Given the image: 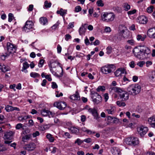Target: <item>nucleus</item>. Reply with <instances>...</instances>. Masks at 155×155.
Instances as JSON below:
<instances>
[{"instance_id": "f257e3e1", "label": "nucleus", "mask_w": 155, "mask_h": 155, "mask_svg": "<svg viewBox=\"0 0 155 155\" xmlns=\"http://www.w3.org/2000/svg\"><path fill=\"white\" fill-rule=\"evenodd\" d=\"M133 52L135 57L143 60L148 58L151 51L150 49L147 47L140 46L135 48Z\"/></svg>"}, {"instance_id": "f03ea898", "label": "nucleus", "mask_w": 155, "mask_h": 155, "mask_svg": "<svg viewBox=\"0 0 155 155\" xmlns=\"http://www.w3.org/2000/svg\"><path fill=\"white\" fill-rule=\"evenodd\" d=\"M109 90L110 91L117 93L120 98L123 101H126L129 99L128 93L126 91L123 90L120 87H112L111 86Z\"/></svg>"}, {"instance_id": "7ed1b4c3", "label": "nucleus", "mask_w": 155, "mask_h": 155, "mask_svg": "<svg viewBox=\"0 0 155 155\" xmlns=\"http://www.w3.org/2000/svg\"><path fill=\"white\" fill-rule=\"evenodd\" d=\"M127 91L134 95L139 94L141 90V87L138 84H133L129 85L127 88Z\"/></svg>"}, {"instance_id": "20e7f679", "label": "nucleus", "mask_w": 155, "mask_h": 155, "mask_svg": "<svg viewBox=\"0 0 155 155\" xmlns=\"http://www.w3.org/2000/svg\"><path fill=\"white\" fill-rule=\"evenodd\" d=\"M101 16L102 20L107 22L113 21L114 18V15L113 14L107 12L102 13Z\"/></svg>"}, {"instance_id": "39448f33", "label": "nucleus", "mask_w": 155, "mask_h": 155, "mask_svg": "<svg viewBox=\"0 0 155 155\" xmlns=\"http://www.w3.org/2000/svg\"><path fill=\"white\" fill-rule=\"evenodd\" d=\"M114 68L113 64L107 65L101 68V71L103 74H107L113 71Z\"/></svg>"}, {"instance_id": "423d86ee", "label": "nucleus", "mask_w": 155, "mask_h": 155, "mask_svg": "<svg viewBox=\"0 0 155 155\" xmlns=\"http://www.w3.org/2000/svg\"><path fill=\"white\" fill-rule=\"evenodd\" d=\"M126 143L128 145L135 146L139 143V140L137 137H131L127 138L125 140Z\"/></svg>"}, {"instance_id": "0eeeda50", "label": "nucleus", "mask_w": 155, "mask_h": 155, "mask_svg": "<svg viewBox=\"0 0 155 155\" xmlns=\"http://www.w3.org/2000/svg\"><path fill=\"white\" fill-rule=\"evenodd\" d=\"M91 97L94 104H99L102 101L101 96L97 92L92 93Z\"/></svg>"}, {"instance_id": "6e6552de", "label": "nucleus", "mask_w": 155, "mask_h": 155, "mask_svg": "<svg viewBox=\"0 0 155 155\" xmlns=\"http://www.w3.org/2000/svg\"><path fill=\"white\" fill-rule=\"evenodd\" d=\"M148 131V128L143 126L138 127L137 128V131L141 137L145 134Z\"/></svg>"}, {"instance_id": "1a4fd4ad", "label": "nucleus", "mask_w": 155, "mask_h": 155, "mask_svg": "<svg viewBox=\"0 0 155 155\" xmlns=\"http://www.w3.org/2000/svg\"><path fill=\"white\" fill-rule=\"evenodd\" d=\"M54 106L60 110H62L66 107V104L64 102H57L54 103Z\"/></svg>"}, {"instance_id": "9d476101", "label": "nucleus", "mask_w": 155, "mask_h": 155, "mask_svg": "<svg viewBox=\"0 0 155 155\" xmlns=\"http://www.w3.org/2000/svg\"><path fill=\"white\" fill-rule=\"evenodd\" d=\"M35 148L36 145L35 143H31L26 144L24 147V149L28 151H31L34 150Z\"/></svg>"}, {"instance_id": "9b49d317", "label": "nucleus", "mask_w": 155, "mask_h": 155, "mask_svg": "<svg viewBox=\"0 0 155 155\" xmlns=\"http://www.w3.org/2000/svg\"><path fill=\"white\" fill-rule=\"evenodd\" d=\"M33 23L31 21H27L25 27L23 28V30L25 32H28V30L33 28Z\"/></svg>"}, {"instance_id": "f8f14e48", "label": "nucleus", "mask_w": 155, "mask_h": 155, "mask_svg": "<svg viewBox=\"0 0 155 155\" xmlns=\"http://www.w3.org/2000/svg\"><path fill=\"white\" fill-rule=\"evenodd\" d=\"M123 38L122 34H118L114 36L112 40L115 43H118L122 40Z\"/></svg>"}, {"instance_id": "ddd939ff", "label": "nucleus", "mask_w": 155, "mask_h": 155, "mask_svg": "<svg viewBox=\"0 0 155 155\" xmlns=\"http://www.w3.org/2000/svg\"><path fill=\"white\" fill-rule=\"evenodd\" d=\"M88 111L92 114L94 117L95 119L97 120L100 117L98 115L97 110L94 108H89L88 109Z\"/></svg>"}, {"instance_id": "4468645a", "label": "nucleus", "mask_w": 155, "mask_h": 155, "mask_svg": "<svg viewBox=\"0 0 155 155\" xmlns=\"http://www.w3.org/2000/svg\"><path fill=\"white\" fill-rule=\"evenodd\" d=\"M3 138L4 140V143L5 144H10V132H6L4 133Z\"/></svg>"}, {"instance_id": "2eb2a0df", "label": "nucleus", "mask_w": 155, "mask_h": 155, "mask_svg": "<svg viewBox=\"0 0 155 155\" xmlns=\"http://www.w3.org/2000/svg\"><path fill=\"white\" fill-rule=\"evenodd\" d=\"M139 22L141 24H145L147 21V18L144 15H141L138 17Z\"/></svg>"}, {"instance_id": "dca6fc26", "label": "nucleus", "mask_w": 155, "mask_h": 155, "mask_svg": "<svg viewBox=\"0 0 155 155\" xmlns=\"http://www.w3.org/2000/svg\"><path fill=\"white\" fill-rule=\"evenodd\" d=\"M124 69L123 68H120L114 72V74L116 77H121V74L124 73Z\"/></svg>"}, {"instance_id": "f3484780", "label": "nucleus", "mask_w": 155, "mask_h": 155, "mask_svg": "<svg viewBox=\"0 0 155 155\" xmlns=\"http://www.w3.org/2000/svg\"><path fill=\"white\" fill-rule=\"evenodd\" d=\"M148 122L151 127L155 128V115L149 118Z\"/></svg>"}, {"instance_id": "a211bd4d", "label": "nucleus", "mask_w": 155, "mask_h": 155, "mask_svg": "<svg viewBox=\"0 0 155 155\" xmlns=\"http://www.w3.org/2000/svg\"><path fill=\"white\" fill-rule=\"evenodd\" d=\"M70 98L74 100H79L80 99V97L78 91H76L75 94L71 95Z\"/></svg>"}, {"instance_id": "6ab92c4d", "label": "nucleus", "mask_w": 155, "mask_h": 155, "mask_svg": "<svg viewBox=\"0 0 155 155\" xmlns=\"http://www.w3.org/2000/svg\"><path fill=\"white\" fill-rule=\"evenodd\" d=\"M67 10L63 9L62 8H61L59 10L57 11V13L58 14H60V15L62 16L63 18L67 14Z\"/></svg>"}, {"instance_id": "aec40b11", "label": "nucleus", "mask_w": 155, "mask_h": 155, "mask_svg": "<svg viewBox=\"0 0 155 155\" xmlns=\"http://www.w3.org/2000/svg\"><path fill=\"white\" fill-rule=\"evenodd\" d=\"M155 31V28H150L147 31V35L150 37L151 38V36H153V35Z\"/></svg>"}, {"instance_id": "412c9836", "label": "nucleus", "mask_w": 155, "mask_h": 155, "mask_svg": "<svg viewBox=\"0 0 155 155\" xmlns=\"http://www.w3.org/2000/svg\"><path fill=\"white\" fill-rule=\"evenodd\" d=\"M112 153L114 155H120L121 154L120 150L118 148L114 147L112 151Z\"/></svg>"}, {"instance_id": "4be33fe9", "label": "nucleus", "mask_w": 155, "mask_h": 155, "mask_svg": "<svg viewBox=\"0 0 155 155\" xmlns=\"http://www.w3.org/2000/svg\"><path fill=\"white\" fill-rule=\"evenodd\" d=\"M86 30V28H85L84 26L82 25L80 27L79 29V35H84L85 32Z\"/></svg>"}, {"instance_id": "5701e85b", "label": "nucleus", "mask_w": 155, "mask_h": 155, "mask_svg": "<svg viewBox=\"0 0 155 155\" xmlns=\"http://www.w3.org/2000/svg\"><path fill=\"white\" fill-rule=\"evenodd\" d=\"M16 49L17 47L15 45L10 43V54L15 53Z\"/></svg>"}, {"instance_id": "b1692460", "label": "nucleus", "mask_w": 155, "mask_h": 155, "mask_svg": "<svg viewBox=\"0 0 155 155\" xmlns=\"http://www.w3.org/2000/svg\"><path fill=\"white\" fill-rule=\"evenodd\" d=\"M147 37V36L145 35H138L137 37V39L138 41H143L145 38Z\"/></svg>"}, {"instance_id": "393cba45", "label": "nucleus", "mask_w": 155, "mask_h": 155, "mask_svg": "<svg viewBox=\"0 0 155 155\" xmlns=\"http://www.w3.org/2000/svg\"><path fill=\"white\" fill-rule=\"evenodd\" d=\"M69 129L70 130L71 132L73 134H77L79 132V129L74 127H71L70 128H69Z\"/></svg>"}, {"instance_id": "a878e982", "label": "nucleus", "mask_w": 155, "mask_h": 155, "mask_svg": "<svg viewBox=\"0 0 155 155\" xmlns=\"http://www.w3.org/2000/svg\"><path fill=\"white\" fill-rule=\"evenodd\" d=\"M52 125L51 124H45L41 126L40 127L42 130H44L48 129Z\"/></svg>"}, {"instance_id": "bb28decb", "label": "nucleus", "mask_w": 155, "mask_h": 155, "mask_svg": "<svg viewBox=\"0 0 155 155\" xmlns=\"http://www.w3.org/2000/svg\"><path fill=\"white\" fill-rule=\"evenodd\" d=\"M122 7L126 11H127L130 8V5L127 3H124L122 5Z\"/></svg>"}, {"instance_id": "cd10ccee", "label": "nucleus", "mask_w": 155, "mask_h": 155, "mask_svg": "<svg viewBox=\"0 0 155 155\" xmlns=\"http://www.w3.org/2000/svg\"><path fill=\"white\" fill-rule=\"evenodd\" d=\"M46 137L50 142L53 143L54 142V139L51 134L49 133L47 134L46 135Z\"/></svg>"}, {"instance_id": "c85d7f7f", "label": "nucleus", "mask_w": 155, "mask_h": 155, "mask_svg": "<svg viewBox=\"0 0 155 155\" xmlns=\"http://www.w3.org/2000/svg\"><path fill=\"white\" fill-rule=\"evenodd\" d=\"M39 21L41 24L44 25L48 22V20L45 17H41L39 19Z\"/></svg>"}, {"instance_id": "c756f323", "label": "nucleus", "mask_w": 155, "mask_h": 155, "mask_svg": "<svg viewBox=\"0 0 155 155\" xmlns=\"http://www.w3.org/2000/svg\"><path fill=\"white\" fill-rule=\"evenodd\" d=\"M114 108L112 107H111L110 108H108L106 110V111L108 114H113L114 113Z\"/></svg>"}, {"instance_id": "7c9ffc66", "label": "nucleus", "mask_w": 155, "mask_h": 155, "mask_svg": "<svg viewBox=\"0 0 155 155\" xmlns=\"http://www.w3.org/2000/svg\"><path fill=\"white\" fill-rule=\"evenodd\" d=\"M30 76L31 77L34 78H39L40 76L39 74L35 72L31 73Z\"/></svg>"}, {"instance_id": "2f4dec72", "label": "nucleus", "mask_w": 155, "mask_h": 155, "mask_svg": "<svg viewBox=\"0 0 155 155\" xmlns=\"http://www.w3.org/2000/svg\"><path fill=\"white\" fill-rule=\"evenodd\" d=\"M60 64L58 61H55L51 63V67H52V68H55L56 67L58 66Z\"/></svg>"}, {"instance_id": "473e14b6", "label": "nucleus", "mask_w": 155, "mask_h": 155, "mask_svg": "<svg viewBox=\"0 0 155 155\" xmlns=\"http://www.w3.org/2000/svg\"><path fill=\"white\" fill-rule=\"evenodd\" d=\"M117 104L120 107H124L126 105L125 102L120 101H117L116 102Z\"/></svg>"}, {"instance_id": "72a5a7b5", "label": "nucleus", "mask_w": 155, "mask_h": 155, "mask_svg": "<svg viewBox=\"0 0 155 155\" xmlns=\"http://www.w3.org/2000/svg\"><path fill=\"white\" fill-rule=\"evenodd\" d=\"M154 7L153 6H150L148 7L147 9V12L149 13H150L153 12Z\"/></svg>"}, {"instance_id": "f704fd0d", "label": "nucleus", "mask_w": 155, "mask_h": 155, "mask_svg": "<svg viewBox=\"0 0 155 155\" xmlns=\"http://www.w3.org/2000/svg\"><path fill=\"white\" fill-rule=\"evenodd\" d=\"M48 113H49V111L45 109H44L41 111V114L44 116H46L48 115Z\"/></svg>"}, {"instance_id": "c9c22d12", "label": "nucleus", "mask_w": 155, "mask_h": 155, "mask_svg": "<svg viewBox=\"0 0 155 155\" xmlns=\"http://www.w3.org/2000/svg\"><path fill=\"white\" fill-rule=\"evenodd\" d=\"M112 51V48L111 46H108L106 48V53L109 54Z\"/></svg>"}, {"instance_id": "e433bc0d", "label": "nucleus", "mask_w": 155, "mask_h": 155, "mask_svg": "<svg viewBox=\"0 0 155 155\" xmlns=\"http://www.w3.org/2000/svg\"><path fill=\"white\" fill-rule=\"evenodd\" d=\"M114 10L116 12L120 13L122 12V9L121 8L119 7H116L114 8Z\"/></svg>"}, {"instance_id": "4c0bfd02", "label": "nucleus", "mask_w": 155, "mask_h": 155, "mask_svg": "<svg viewBox=\"0 0 155 155\" xmlns=\"http://www.w3.org/2000/svg\"><path fill=\"white\" fill-rule=\"evenodd\" d=\"M23 67L22 68L25 69H27L29 67V64H28L27 62H25L23 64Z\"/></svg>"}, {"instance_id": "58836bf2", "label": "nucleus", "mask_w": 155, "mask_h": 155, "mask_svg": "<svg viewBox=\"0 0 155 155\" xmlns=\"http://www.w3.org/2000/svg\"><path fill=\"white\" fill-rule=\"evenodd\" d=\"M105 90V87L104 86H99L97 89V91L98 92L104 91Z\"/></svg>"}, {"instance_id": "ea45409f", "label": "nucleus", "mask_w": 155, "mask_h": 155, "mask_svg": "<svg viewBox=\"0 0 155 155\" xmlns=\"http://www.w3.org/2000/svg\"><path fill=\"white\" fill-rule=\"evenodd\" d=\"M51 5V2H48V1H45V6L46 8L50 7Z\"/></svg>"}, {"instance_id": "a19ab883", "label": "nucleus", "mask_w": 155, "mask_h": 155, "mask_svg": "<svg viewBox=\"0 0 155 155\" xmlns=\"http://www.w3.org/2000/svg\"><path fill=\"white\" fill-rule=\"evenodd\" d=\"M150 79L153 81H155V71L152 72Z\"/></svg>"}, {"instance_id": "79ce46f5", "label": "nucleus", "mask_w": 155, "mask_h": 155, "mask_svg": "<svg viewBox=\"0 0 155 155\" xmlns=\"http://www.w3.org/2000/svg\"><path fill=\"white\" fill-rule=\"evenodd\" d=\"M97 4L98 6L103 7L104 5V4L103 2V1L101 0H98L97 2Z\"/></svg>"}, {"instance_id": "37998d69", "label": "nucleus", "mask_w": 155, "mask_h": 155, "mask_svg": "<svg viewBox=\"0 0 155 155\" xmlns=\"http://www.w3.org/2000/svg\"><path fill=\"white\" fill-rule=\"evenodd\" d=\"M83 143V140H81L79 138H78L77 140L75 141V143H78V145H80L82 143Z\"/></svg>"}, {"instance_id": "c03bdc74", "label": "nucleus", "mask_w": 155, "mask_h": 155, "mask_svg": "<svg viewBox=\"0 0 155 155\" xmlns=\"http://www.w3.org/2000/svg\"><path fill=\"white\" fill-rule=\"evenodd\" d=\"M13 21V22H14V24H15L16 23L15 21V20L14 17V15L13 14L10 13V22L12 21Z\"/></svg>"}, {"instance_id": "a18cd8bd", "label": "nucleus", "mask_w": 155, "mask_h": 155, "mask_svg": "<svg viewBox=\"0 0 155 155\" xmlns=\"http://www.w3.org/2000/svg\"><path fill=\"white\" fill-rule=\"evenodd\" d=\"M44 60L43 59H41L39 61L38 65L39 67L41 68L43 66L44 63Z\"/></svg>"}, {"instance_id": "49530a36", "label": "nucleus", "mask_w": 155, "mask_h": 155, "mask_svg": "<svg viewBox=\"0 0 155 155\" xmlns=\"http://www.w3.org/2000/svg\"><path fill=\"white\" fill-rule=\"evenodd\" d=\"M31 137L30 135H26L22 137V140L25 141V140H29Z\"/></svg>"}, {"instance_id": "de8ad7c7", "label": "nucleus", "mask_w": 155, "mask_h": 155, "mask_svg": "<svg viewBox=\"0 0 155 155\" xmlns=\"http://www.w3.org/2000/svg\"><path fill=\"white\" fill-rule=\"evenodd\" d=\"M145 62L144 61H140L137 63V65L140 67H142L145 64Z\"/></svg>"}, {"instance_id": "09e8293b", "label": "nucleus", "mask_w": 155, "mask_h": 155, "mask_svg": "<svg viewBox=\"0 0 155 155\" xmlns=\"http://www.w3.org/2000/svg\"><path fill=\"white\" fill-rule=\"evenodd\" d=\"M63 135H64L65 137H66L67 138H70V134L69 133L67 132H63Z\"/></svg>"}, {"instance_id": "8fccbe9b", "label": "nucleus", "mask_w": 155, "mask_h": 155, "mask_svg": "<svg viewBox=\"0 0 155 155\" xmlns=\"http://www.w3.org/2000/svg\"><path fill=\"white\" fill-rule=\"evenodd\" d=\"M136 12V9H134L132 10H131L128 11L127 12V14L128 15H131L135 14Z\"/></svg>"}, {"instance_id": "3c124183", "label": "nucleus", "mask_w": 155, "mask_h": 155, "mask_svg": "<svg viewBox=\"0 0 155 155\" xmlns=\"http://www.w3.org/2000/svg\"><path fill=\"white\" fill-rule=\"evenodd\" d=\"M50 71L54 75L57 77L59 76L57 74V73L53 70V68H52V67H51Z\"/></svg>"}, {"instance_id": "603ef678", "label": "nucleus", "mask_w": 155, "mask_h": 155, "mask_svg": "<svg viewBox=\"0 0 155 155\" xmlns=\"http://www.w3.org/2000/svg\"><path fill=\"white\" fill-rule=\"evenodd\" d=\"M104 31L106 32L109 33L111 31V29L110 27H106L104 29Z\"/></svg>"}, {"instance_id": "864d4df0", "label": "nucleus", "mask_w": 155, "mask_h": 155, "mask_svg": "<svg viewBox=\"0 0 155 155\" xmlns=\"http://www.w3.org/2000/svg\"><path fill=\"white\" fill-rule=\"evenodd\" d=\"M55 115V113L54 112H52L49 111V113H48V115L49 117H54Z\"/></svg>"}, {"instance_id": "5fc2aeb1", "label": "nucleus", "mask_w": 155, "mask_h": 155, "mask_svg": "<svg viewBox=\"0 0 155 155\" xmlns=\"http://www.w3.org/2000/svg\"><path fill=\"white\" fill-rule=\"evenodd\" d=\"M129 65L130 67L132 68H134L135 67V64L134 61H132L129 63Z\"/></svg>"}, {"instance_id": "6e6d98bb", "label": "nucleus", "mask_w": 155, "mask_h": 155, "mask_svg": "<svg viewBox=\"0 0 155 155\" xmlns=\"http://www.w3.org/2000/svg\"><path fill=\"white\" fill-rule=\"evenodd\" d=\"M71 38V36L69 34H67L65 35V39L66 41H68L69 39Z\"/></svg>"}, {"instance_id": "4d7b16f0", "label": "nucleus", "mask_w": 155, "mask_h": 155, "mask_svg": "<svg viewBox=\"0 0 155 155\" xmlns=\"http://www.w3.org/2000/svg\"><path fill=\"white\" fill-rule=\"evenodd\" d=\"M75 10L76 12H78L81 11V8L80 6H77L76 7Z\"/></svg>"}, {"instance_id": "13d9d810", "label": "nucleus", "mask_w": 155, "mask_h": 155, "mask_svg": "<svg viewBox=\"0 0 155 155\" xmlns=\"http://www.w3.org/2000/svg\"><path fill=\"white\" fill-rule=\"evenodd\" d=\"M91 138H88L83 140V142H85L87 143H90L91 142Z\"/></svg>"}, {"instance_id": "bf43d9fd", "label": "nucleus", "mask_w": 155, "mask_h": 155, "mask_svg": "<svg viewBox=\"0 0 155 155\" xmlns=\"http://www.w3.org/2000/svg\"><path fill=\"white\" fill-rule=\"evenodd\" d=\"M9 56L8 54H6V55H1V58L3 60H4L6 58Z\"/></svg>"}, {"instance_id": "052dcab7", "label": "nucleus", "mask_w": 155, "mask_h": 155, "mask_svg": "<svg viewBox=\"0 0 155 155\" xmlns=\"http://www.w3.org/2000/svg\"><path fill=\"white\" fill-rule=\"evenodd\" d=\"M22 124L21 123H19L17 124L15 127V128L17 129H19L20 128H22Z\"/></svg>"}, {"instance_id": "680f3d73", "label": "nucleus", "mask_w": 155, "mask_h": 155, "mask_svg": "<svg viewBox=\"0 0 155 155\" xmlns=\"http://www.w3.org/2000/svg\"><path fill=\"white\" fill-rule=\"evenodd\" d=\"M40 135V133L39 131H36L34 133L32 134V135L33 136V137H35L37 136H38Z\"/></svg>"}, {"instance_id": "e2e57ef3", "label": "nucleus", "mask_w": 155, "mask_h": 155, "mask_svg": "<svg viewBox=\"0 0 155 155\" xmlns=\"http://www.w3.org/2000/svg\"><path fill=\"white\" fill-rule=\"evenodd\" d=\"M57 49L58 53H61V47L59 45H57Z\"/></svg>"}, {"instance_id": "0e129e2a", "label": "nucleus", "mask_w": 155, "mask_h": 155, "mask_svg": "<svg viewBox=\"0 0 155 155\" xmlns=\"http://www.w3.org/2000/svg\"><path fill=\"white\" fill-rule=\"evenodd\" d=\"M52 85H51V87L53 89L56 88L58 87V86L55 82H52Z\"/></svg>"}, {"instance_id": "69168bd1", "label": "nucleus", "mask_w": 155, "mask_h": 155, "mask_svg": "<svg viewBox=\"0 0 155 155\" xmlns=\"http://www.w3.org/2000/svg\"><path fill=\"white\" fill-rule=\"evenodd\" d=\"M1 71L3 72H5L8 71V69L5 65H4Z\"/></svg>"}, {"instance_id": "338daca9", "label": "nucleus", "mask_w": 155, "mask_h": 155, "mask_svg": "<svg viewBox=\"0 0 155 155\" xmlns=\"http://www.w3.org/2000/svg\"><path fill=\"white\" fill-rule=\"evenodd\" d=\"M1 71L3 72H5L8 71V69L5 65H4Z\"/></svg>"}, {"instance_id": "774afa93", "label": "nucleus", "mask_w": 155, "mask_h": 155, "mask_svg": "<svg viewBox=\"0 0 155 155\" xmlns=\"http://www.w3.org/2000/svg\"><path fill=\"white\" fill-rule=\"evenodd\" d=\"M105 101L106 102L109 98L108 94L107 93H105L104 95Z\"/></svg>"}]
</instances>
